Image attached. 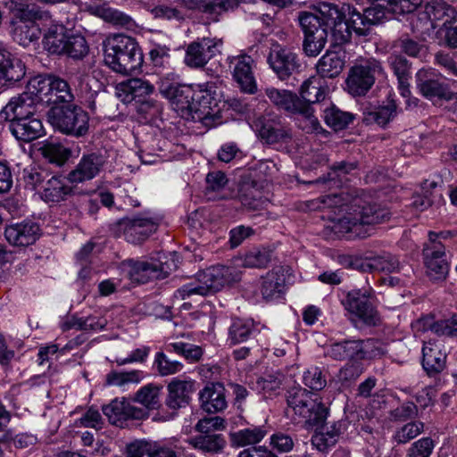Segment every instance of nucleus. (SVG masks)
I'll use <instances>...</instances> for the list:
<instances>
[{
	"instance_id": "42",
	"label": "nucleus",
	"mask_w": 457,
	"mask_h": 457,
	"mask_svg": "<svg viewBox=\"0 0 457 457\" xmlns=\"http://www.w3.org/2000/svg\"><path fill=\"white\" fill-rule=\"evenodd\" d=\"M268 434L264 426H251L230 435L231 444L237 447L260 443Z\"/></svg>"
},
{
	"instance_id": "34",
	"label": "nucleus",
	"mask_w": 457,
	"mask_h": 457,
	"mask_svg": "<svg viewBox=\"0 0 457 457\" xmlns=\"http://www.w3.org/2000/svg\"><path fill=\"white\" fill-rule=\"evenodd\" d=\"M259 332L251 319H233L228 328V342L236 345L246 342Z\"/></svg>"
},
{
	"instance_id": "49",
	"label": "nucleus",
	"mask_w": 457,
	"mask_h": 457,
	"mask_svg": "<svg viewBox=\"0 0 457 457\" xmlns=\"http://www.w3.org/2000/svg\"><path fill=\"white\" fill-rule=\"evenodd\" d=\"M271 253L266 248H253L240 259V265L245 268H265L271 260Z\"/></svg>"
},
{
	"instance_id": "11",
	"label": "nucleus",
	"mask_w": 457,
	"mask_h": 457,
	"mask_svg": "<svg viewBox=\"0 0 457 457\" xmlns=\"http://www.w3.org/2000/svg\"><path fill=\"white\" fill-rule=\"evenodd\" d=\"M382 75L384 70L378 60L369 58L359 61L350 69L346 79L349 93L353 96L365 95L374 85L376 79Z\"/></svg>"
},
{
	"instance_id": "6",
	"label": "nucleus",
	"mask_w": 457,
	"mask_h": 457,
	"mask_svg": "<svg viewBox=\"0 0 457 457\" xmlns=\"http://www.w3.org/2000/svg\"><path fill=\"white\" fill-rule=\"evenodd\" d=\"M26 92L31 96L36 104H57L71 103L73 95L68 82L54 76L38 75L30 79Z\"/></svg>"
},
{
	"instance_id": "51",
	"label": "nucleus",
	"mask_w": 457,
	"mask_h": 457,
	"mask_svg": "<svg viewBox=\"0 0 457 457\" xmlns=\"http://www.w3.org/2000/svg\"><path fill=\"white\" fill-rule=\"evenodd\" d=\"M444 192V183L441 179H426L420 184L414 190L413 197L423 199H442Z\"/></svg>"
},
{
	"instance_id": "47",
	"label": "nucleus",
	"mask_w": 457,
	"mask_h": 457,
	"mask_svg": "<svg viewBox=\"0 0 457 457\" xmlns=\"http://www.w3.org/2000/svg\"><path fill=\"white\" fill-rule=\"evenodd\" d=\"M145 378V372L138 370L130 371H111L105 377L108 386L124 387L129 384H139Z\"/></svg>"
},
{
	"instance_id": "8",
	"label": "nucleus",
	"mask_w": 457,
	"mask_h": 457,
	"mask_svg": "<svg viewBox=\"0 0 457 457\" xmlns=\"http://www.w3.org/2000/svg\"><path fill=\"white\" fill-rule=\"evenodd\" d=\"M47 120L54 129L76 137L86 135L89 128L87 112L76 105L53 106Z\"/></svg>"
},
{
	"instance_id": "60",
	"label": "nucleus",
	"mask_w": 457,
	"mask_h": 457,
	"mask_svg": "<svg viewBox=\"0 0 457 457\" xmlns=\"http://www.w3.org/2000/svg\"><path fill=\"white\" fill-rule=\"evenodd\" d=\"M303 384L312 390H321L326 386V379L318 367H311L303 377Z\"/></svg>"
},
{
	"instance_id": "59",
	"label": "nucleus",
	"mask_w": 457,
	"mask_h": 457,
	"mask_svg": "<svg viewBox=\"0 0 457 457\" xmlns=\"http://www.w3.org/2000/svg\"><path fill=\"white\" fill-rule=\"evenodd\" d=\"M150 59L155 68L169 69L170 65V48L166 46L156 45L149 52Z\"/></svg>"
},
{
	"instance_id": "53",
	"label": "nucleus",
	"mask_w": 457,
	"mask_h": 457,
	"mask_svg": "<svg viewBox=\"0 0 457 457\" xmlns=\"http://www.w3.org/2000/svg\"><path fill=\"white\" fill-rule=\"evenodd\" d=\"M154 366L158 374L162 377L177 374L184 368V365L180 361L170 360L162 352L156 353Z\"/></svg>"
},
{
	"instance_id": "17",
	"label": "nucleus",
	"mask_w": 457,
	"mask_h": 457,
	"mask_svg": "<svg viewBox=\"0 0 457 457\" xmlns=\"http://www.w3.org/2000/svg\"><path fill=\"white\" fill-rule=\"evenodd\" d=\"M228 61L233 78L241 89L246 93H254L256 83L253 73V58L250 55L242 54L229 56Z\"/></svg>"
},
{
	"instance_id": "43",
	"label": "nucleus",
	"mask_w": 457,
	"mask_h": 457,
	"mask_svg": "<svg viewBox=\"0 0 457 457\" xmlns=\"http://www.w3.org/2000/svg\"><path fill=\"white\" fill-rule=\"evenodd\" d=\"M266 96L270 101L279 109L293 113L301 103V98L295 93L285 89L269 87L266 89Z\"/></svg>"
},
{
	"instance_id": "12",
	"label": "nucleus",
	"mask_w": 457,
	"mask_h": 457,
	"mask_svg": "<svg viewBox=\"0 0 457 457\" xmlns=\"http://www.w3.org/2000/svg\"><path fill=\"white\" fill-rule=\"evenodd\" d=\"M373 339H349L336 342L326 349V355L337 361H361L380 353Z\"/></svg>"
},
{
	"instance_id": "9",
	"label": "nucleus",
	"mask_w": 457,
	"mask_h": 457,
	"mask_svg": "<svg viewBox=\"0 0 457 457\" xmlns=\"http://www.w3.org/2000/svg\"><path fill=\"white\" fill-rule=\"evenodd\" d=\"M177 267L173 260L169 261L164 253H158L157 258L150 261L128 260L122 262L121 269L133 282L146 283L150 279L166 278Z\"/></svg>"
},
{
	"instance_id": "23",
	"label": "nucleus",
	"mask_w": 457,
	"mask_h": 457,
	"mask_svg": "<svg viewBox=\"0 0 457 457\" xmlns=\"http://www.w3.org/2000/svg\"><path fill=\"white\" fill-rule=\"evenodd\" d=\"M268 62L280 79H287L298 67L296 55L280 46L271 49Z\"/></svg>"
},
{
	"instance_id": "39",
	"label": "nucleus",
	"mask_w": 457,
	"mask_h": 457,
	"mask_svg": "<svg viewBox=\"0 0 457 457\" xmlns=\"http://www.w3.org/2000/svg\"><path fill=\"white\" fill-rule=\"evenodd\" d=\"M328 28H331L332 37L337 44H344L350 40L352 30L347 19L337 7H330L328 14Z\"/></svg>"
},
{
	"instance_id": "41",
	"label": "nucleus",
	"mask_w": 457,
	"mask_h": 457,
	"mask_svg": "<svg viewBox=\"0 0 457 457\" xmlns=\"http://www.w3.org/2000/svg\"><path fill=\"white\" fill-rule=\"evenodd\" d=\"M366 272L394 273L401 270V263L395 255L383 253L374 256L366 257Z\"/></svg>"
},
{
	"instance_id": "27",
	"label": "nucleus",
	"mask_w": 457,
	"mask_h": 457,
	"mask_svg": "<svg viewBox=\"0 0 457 457\" xmlns=\"http://www.w3.org/2000/svg\"><path fill=\"white\" fill-rule=\"evenodd\" d=\"M446 354L442 345L436 341L425 342L422 347V366L432 376L440 373L445 367Z\"/></svg>"
},
{
	"instance_id": "33",
	"label": "nucleus",
	"mask_w": 457,
	"mask_h": 457,
	"mask_svg": "<svg viewBox=\"0 0 457 457\" xmlns=\"http://www.w3.org/2000/svg\"><path fill=\"white\" fill-rule=\"evenodd\" d=\"M261 139L269 145L288 143L292 138L291 129L279 120H268L259 129Z\"/></svg>"
},
{
	"instance_id": "57",
	"label": "nucleus",
	"mask_w": 457,
	"mask_h": 457,
	"mask_svg": "<svg viewBox=\"0 0 457 457\" xmlns=\"http://www.w3.org/2000/svg\"><path fill=\"white\" fill-rule=\"evenodd\" d=\"M388 63L397 77L398 81L403 83L405 81V79L410 78L411 64L404 57L399 54H391L388 57Z\"/></svg>"
},
{
	"instance_id": "52",
	"label": "nucleus",
	"mask_w": 457,
	"mask_h": 457,
	"mask_svg": "<svg viewBox=\"0 0 457 457\" xmlns=\"http://www.w3.org/2000/svg\"><path fill=\"white\" fill-rule=\"evenodd\" d=\"M353 120L352 113L343 112L336 106H331L324 111V120L326 124L335 130H342L346 128Z\"/></svg>"
},
{
	"instance_id": "24",
	"label": "nucleus",
	"mask_w": 457,
	"mask_h": 457,
	"mask_svg": "<svg viewBox=\"0 0 457 457\" xmlns=\"http://www.w3.org/2000/svg\"><path fill=\"white\" fill-rule=\"evenodd\" d=\"M25 72L23 62L0 43V86L7 81L21 80Z\"/></svg>"
},
{
	"instance_id": "29",
	"label": "nucleus",
	"mask_w": 457,
	"mask_h": 457,
	"mask_svg": "<svg viewBox=\"0 0 457 457\" xmlns=\"http://www.w3.org/2000/svg\"><path fill=\"white\" fill-rule=\"evenodd\" d=\"M203 409L210 413L222 411L227 408L225 388L220 383L207 385L199 394Z\"/></svg>"
},
{
	"instance_id": "13",
	"label": "nucleus",
	"mask_w": 457,
	"mask_h": 457,
	"mask_svg": "<svg viewBox=\"0 0 457 457\" xmlns=\"http://www.w3.org/2000/svg\"><path fill=\"white\" fill-rule=\"evenodd\" d=\"M222 40L216 37H200L190 42L185 50L184 63L190 69H203L220 54Z\"/></svg>"
},
{
	"instance_id": "4",
	"label": "nucleus",
	"mask_w": 457,
	"mask_h": 457,
	"mask_svg": "<svg viewBox=\"0 0 457 457\" xmlns=\"http://www.w3.org/2000/svg\"><path fill=\"white\" fill-rule=\"evenodd\" d=\"M240 279V273L233 267L217 265L199 273L195 278L185 284L174 293V297L184 300L195 295H207L220 290L225 285Z\"/></svg>"
},
{
	"instance_id": "1",
	"label": "nucleus",
	"mask_w": 457,
	"mask_h": 457,
	"mask_svg": "<svg viewBox=\"0 0 457 457\" xmlns=\"http://www.w3.org/2000/svg\"><path fill=\"white\" fill-rule=\"evenodd\" d=\"M214 82L171 87L162 83L161 94L171 101L181 116L191 115L195 120L206 127L214 126L220 120L217 101L214 97Z\"/></svg>"
},
{
	"instance_id": "25",
	"label": "nucleus",
	"mask_w": 457,
	"mask_h": 457,
	"mask_svg": "<svg viewBox=\"0 0 457 457\" xmlns=\"http://www.w3.org/2000/svg\"><path fill=\"white\" fill-rule=\"evenodd\" d=\"M428 274L433 279L444 278L448 272V263L445 259V247L442 244L426 245L423 250Z\"/></svg>"
},
{
	"instance_id": "16",
	"label": "nucleus",
	"mask_w": 457,
	"mask_h": 457,
	"mask_svg": "<svg viewBox=\"0 0 457 457\" xmlns=\"http://www.w3.org/2000/svg\"><path fill=\"white\" fill-rule=\"evenodd\" d=\"M103 413L112 425L122 427L128 420H143L148 416L147 411L131 404L125 398H115L104 405Z\"/></svg>"
},
{
	"instance_id": "35",
	"label": "nucleus",
	"mask_w": 457,
	"mask_h": 457,
	"mask_svg": "<svg viewBox=\"0 0 457 457\" xmlns=\"http://www.w3.org/2000/svg\"><path fill=\"white\" fill-rule=\"evenodd\" d=\"M328 93V86L320 76H311L303 82L299 94L301 100L308 104L323 101Z\"/></svg>"
},
{
	"instance_id": "54",
	"label": "nucleus",
	"mask_w": 457,
	"mask_h": 457,
	"mask_svg": "<svg viewBox=\"0 0 457 457\" xmlns=\"http://www.w3.org/2000/svg\"><path fill=\"white\" fill-rule=\"evenodd\" d=\"M344 15L347 16L346 19L352 31L358 36H365L369 33L370 27L364 13H361L356 8L348 5Z\"/></svg>"
},
{
	"instance_id": "32",
	"label": "nucleus",
	"mask_w": 457,
	"mask_h": 457,
	"mask_svg": "<svg viewBox=\"0 0 457 457\" xmlns=\"http://www.w3.org/2000/svg\"><path fill=\"white\" fill-rule=\"evenodd\" d=\"M425 12L434 28L440 26L436 24L437 22H442V25L445 27L449 23L457 21V11L443 0L429 2L426 5Z\"/></svg>"
},
{
	"instance_id": "40",
	"label": "nucleus",
	"mask_w": 457,
	"mask_h": 457,
	"mask_svg": "<svg viewBox=\"0 0 457 457\" xmlns=\"http://www.w3.org/2000/svg\"><path fill=\"white\" fill-rule=\"evenodd\" d=\"M292 114H297L296 124L303 131L306 133H320L323 131L311 104L301 101Z\"/></svg>"
},
{
	"instance_id": "5",
	"label": "nucleus",
	"mask_w": 457,
	"mask_h": 457,
	"mask_svg": "<svg viewBox=\"0 0 457 457\" xmlns=\"http://www.w3.org/2000/svg\"><path fill=\"white\" fill-rule=\"evenodd\" d=\"M44 48L52 54H65L73 59H82L89 50L85 37L71 32L62 24H52L43 37Z\"/></svg>"
},
{
	"instance_id": "18",
	"label": "nucleus",
	"mask_w": 457,
	"mask_h": 457,
	"mask_svg": "<svg viewBox=\"0 0 457 457\" xmlns=\"http://www.w3.org/2000/svg\"><path fill=\"white\" fill-rule=\"evenodd\" d=\"M417 87L422 96L430 100L453 98L452 92L441 83L432 70L421 69L416 74Z\"/></svg>"
},
{
	"instance_id": "61",
	"label": "nucleus",
	"mask_w": 457,
	"mask_h": 457,
	"mask_svg": "<svg viewBox=\"0 0 457 457\" xmlns=\"http://www.w3.org/2000/svg\"><path fill=\"white\" fill-rule=\"evenodd\" d=\"M395 115V105L389 104L380 106L374 112L369 113L367 120H373L380 126L387 124Z\"/></svg>"
},
{
	"instance_id": "38",
	"label": "nucleus",
	"mask_w": 457,
	"mask_h": 457,
	"mask_svg": "<svg viewBox=\"0 0 457 457\" xmlns=\"http://www.w3.org/2000/svg\"><path fill=\"white\" fill-rule=\"evenodd\" d=\"M101 159L94 154L83 157L76 169L69 173L68 179L79 183L93 179L100 170Z\"/></svg>"
},
{
	"instance_id": "45",
	"label": "nucleus",
	"mask_w": 457,
	"mask_h": 457,
	"mask_svg": "<svg viewBox=\"0 0 457 457\" xmlns=\"http://www.w3.org/2000/svg\"><path fill=\"white\" fill-rule=\"evenodd\" d=\"M190 445L203 453H217L226 445V441L220 434H201L189 440Z\"/></svg>"
},
{
	"instance_id": "62",
	"label": "nucleus",
	"mask_w": 457,
	"mask_h": 457,
	"mask_svg": "<svg viewBox=\"0 0 457 457\" xmlns=\"http://www.w3.org/2000/svg\"><path fill=\"white\" fill-rule=\"evenodd\" d=\"M433 448V440L429 437H423L411 445L408 451V457H429Z\"/></svg>"
},
{
	"instance_id": "46",
	"label": "nucleus",
	"mask_w": 457,
	"mask_h": 457,
	"mask_svg": "<svg viewBox=\"0 0 457 457\" xmlns=\"http://www.w3.org/2000/svg\"><path fill=\"white\" fill-rule=\"evenodd\" d=\"M40 28L35 22H20L13 29L12 37L19 45L27 47L39 39Z\"/></svg>"
},
{
	"instance_id": "19",
	"label": "nucleus",
	"mask_w": 457,
	"mask_h": 457,
	"mask_svg": "<svg viewBox=\"0 0 457 457\" xmlns=\"http://www.w3.org/2000/svg\"><path fill=\"white\" fill-rule=\"evenodd\" d=\"M41 229L37 223L29 220L9 225L5 228L6 240L15 246L33 245L40 237Z\"/></svg>"
},
{
	"instance_id": "58",
	"label": "nucleus",
	"mask_w": 457,
	"mask_h": 457,
	"mask_svg": "<svg viewBox=\"0 0 457 457\" xmlns=\"http://www.w3.org/2000/svg\"><path fill=\"white\" fill-rule=\"evenodd\" d=\"M65 328H77L80 330H99L104 328V324L96 317L79 318L72 317L65 323Z\"/></svg>"
},
{
	"instance_id": "28",
	"label": "nucleus",
	"mask_w": 457,
	"mask_h": 457,
	"mask_svg": "<svg viewBox=\"0 0 457 457\" xmlns=\"http://www.w3.org/2000/svg\"><path fill=\"white\" fill-rule=\"evenodd\" d=\"M9 128L15 138L23 142L33 141L45 134L41 120L35 115L12 121Z\"/></svg>"
},
{
	"instance_id": "55",
	"label": "nucleus",
	"mask_w": 457,
	"mask_h": 457,
	"mask_svg": "<svg viewBox=\"0 0 457 457\" xmlns=\"http://www.w3.org/2000/svg\"><path fill=\"white\" fill-rule=\"evenodd\" d=\"M328 37V31H316L314 34L304 36L303 51L308 56L315 57L324 48Z\"/></svg>"
},
{
	"instance_id": "15",
	"label": "nucleus",
	"mask_w": 457,
	"mask_h": 457,
	"mask_svg": "<svg viewBox=\"0 0 457 457\" xmlns=\"http://www.w3.org/2000/svg\"><path fill=\"white\" fill-rule=\"evenodd\" d=\"M162 220L161 215L125 219L120 223V227L123 231L125 239L129 243L137 244L144 241L154 233Z\"/></svg>"
},
{
	"instance_id": "10",
	"label": "nucleus",
	"mask_w": 457,
	"mask_h": 457,
	"mask_svg": "<svg viewBox=\"0 0 457 457\" xmlns=\"http://www.w3.org/2000/svg\"><path fill=\"white\" fill-rule=\"evenodd\" d=\"M117 94L123 102L130 103L137 101L140 103L138 110L140 112L155 116L162 110L161 104L150 98L154 94L155 87L148 80L134 78L120 82L116 87Z\"/></svg>"
},
{
	"instance_id": "63",
	"label": "nucleus",
	"mask_w": 457,
	"mask_h": 457,
	"mask_svg": "<svg viewBox=\"0 0 457 457\" xmlns=\"http://www.w3.org/2000/svg\"><path fill=\"white\" fill-rule=\"evenodd\" d=\"M254 234V230L248 226L239 225L229 231L228 244L231 248L239 246L245 239Z\"/></svg>"
},
{
	"instance_id": "3",
	"label": "nucleus",
	"mask_w": 457,
	"mask_h": 457,
	"mask_svg": "<svg viewBox=\"0 0 457 457\" xmlns=\"http://www.w3.org/2000/svg\"><path fill=\"white\" fill-rule=\"evenodd\" d=\"M104 62L112 71L121 75L137 72L143 63V54L135 38L124 34H112L103 42Z\"/></svg>"
},
{
	"instance_id": "37",
	"label": "nucleus",
	"mask_w": 457,
	"mask_h": 457,
	"mask_svg": "<svg viewBox=\"0 0 457 457\" xmlns=\"http://www.w3.org/2000/svg\"><path fill=\"white\" fill-rule=\"evenodd\" d=\"M415 326L419 330H431L437 336L457 338V315L438 321H434L432 317H425L420 319Z\"/></svg>"
},
{
	"instance_id": "26",
	"label": "nucleus",
	"mask_w": 457,
	"mask_h": 457,
	"mask_svg": "<svg viewBox=\"0 0 457 457\" xmlns=\"http://www.w3.org/2000/svg\"><path fill=\"white\" fill-rule=\"evenodd\" d=\"M345 53L342 50H328L316 63L318 76L328 79L337 77L344 70Z\"/></svg>"
},
{
	"instance_id": "14",
	"label": "nucleus",
	"mask_w": 457,
	"mask_h": 457,
	"mask_svg": "<svg viewBox=\"0 0 457 457\" xmlns=\"http://www.w3.org/2000/svg\"><path fill=\"white\" fill-rule=\"evenodd\" d=\"M343 304L364 324L377 326L380 323L379 314L370 302L368 290L354 289L348 292Z\"/></svg>"
},
{
	"instance_id": "48",
	"label": "nucleus",
	"mask_w": 457,
	"mask_h": 457,
	"mask_svg": "<svg viewBox=\"0 0 457 457\" xmlns=\"http://www.w3.org/2000/svg\"><path fill=\"white\" fill-rule=\"evenodd\" d=\"M300 24L304 36L314 34L316 31H328V15L322 17L312 12H303L299 17Z\"/></svg>"
},
{
	"instance_id": "2",
	"label": "nucleus",
	"mask_w": 457,
	"mask_h": 457,
	"mask_svg": "<svg viewBox=\"0 0 457 457\" xmlns=\"http://www.w3.org/2000/svg\"><path fill=\"white\" fill-rule=\"evenodd\" d=\"M389 209L382 202H345L332 219V230L348 240L366 238L372 225L388 220Z\"/></svg>"
},
{
	"instance_id": "50",
	"label": "nucleus",
	"mask_w": 457,
	"mask_h": 457,
	"mask_svg": "<svg viewBox=\"0 0 457 457\" xmlns=\"http://www.w3.org/2000/svg\"><path fill=\"white\" fill-rule=\"evenodd\" d=\"M39 150L46 159L57 165H62L71 154L70 150L58 142H46Z\"/></svg>"
},
{
	"instance_id": "31",
	"label": "nucleus",
	"mask_w": 457,
	"mask_h": 457,
	"mask_svg": "<svg viewBox=\"0 0 457 457\" xmlns=\"http://www.w3.org/2000/svg\"><path fill=\"white\" fill-rule=\"evenodd\" d=\"M286 283V270L278 266L273 268L263 278L261 293L266 300H273L280 297L284 293Z\"/></svg>"
},
{
	"instance_id": "64",
	"label": "nucleus",
	"mask_w": 457,
	"mask_h": 457,
	"mask_svg": "<svg viewBox=\"0 0 457 457\" xmlns=\"http://www.w3.org/2000/svg\"><path fill=\"white\" fill-rule=\"evenodd\" d=\"M363 13L370 27L386 20L387 14L392 13V12L386 8L385 4H376L372 7L367 8Z\"/></svg>"
},
{
	"instance_id": "56",
	"label": "nucleus",
	"mask_w": 457,
	"mask_h": 457,
	"mask_svg": "<svg viewBox=\"0 0 457 457\" xmlns=\"http://www.w3.org/2000/svg\"><path fill=\"white\" fill-rule=\"evenodd\" d=\"M423 427L420 421L407 423L396 430L394 438L398 444H406L418 436L422 432Z\"/></svg>"
},
{
	"instance_id": "21",
	"label": "nucleus",
	"mask_w": 457,
	"mask_h": 457,
	"mask_svg": "<svg viewBox=\"0 0 457 457\" xmlns=\"http://www.w3.org/2000/svg\"><path fill=\"white\" fill-rule=\"evenodd\" d=\"M177 446L156 442L139 440L127 446L128 457H178Z\"/></svg>"
},
{
	"instance_id": "20",
	"label": "nucleus",
	"mask_w": 457,
	"mask_h": 457,
	"mask_svg": "<svg viewBox=\"0 0 457 457\" xmlns=\"http://www.w3.org/2000/svg\"><path fill=\"white\" fill-rule=\"evenodd\" d=\"M36 105L37 104L31 98V96L24 91L22 94L12 97L1 111L0 115L5 120L12 123V121H18L35 115Z\"/></svg>"
},
{
	"instance_id": "22",
	"label": "nucleus",
	"mask_w": 457,
	"mask_h": 457,
	"mask_svg": "<svg viewBox=\"0 0 457 457\" xmlns=\"http://www.w3.org/2000/svg\"><path fill=\"white\" fill-rule=\"evenodd\" d=\"M166 405L171 410L187 406L192 394L195 391V381L191 379L173 378L167 386Z\"/></svg>"
},
{
	"instance_id": "36",
	"label": "nucleus",
	"mask_w": 457,
	"mask_h": 457,
	"mask_svg": "<svg viewBox=\"0 0 457 457\" xmlns=\"http://www.w3.org/2000/svg\"><path fill=\"white\" fill-rule=\"evenodd\" d=\"M89 10L92 14L114 26L127 29H131L135 26V21L129 15L112 8L106 4L91 6Z\"/></svg>"
},
{
	"instance_id": "44",
	"label": "nucleus",
	"mask_w": 457,
	"mask_h": 457,
	"mask_svg": "<svg viewBox=\"0 0 457 457\" xmlns=\"http://www.w3.org/2000/svg\"><path fill=\"white\" fill-rule=\"evenodd\" d=\"M162 386L149 383L140 387L134 395L132 400L140 403L148 410H156L160 406V395Z\"/></svg>"
},
{
	"instance_id": "7",
	"label": "nucleus",
	"mask_w": 457,
	"mask_h": 457,
	"mask_svg": "<svg viewBox=\"0 0 457 457\" xmlns=\"http://www.w3.org/2000/svg\"><path fill=\"white\" fill-rule=\"evenodd\" d=\"M287 401L288 408L299 418V422H304L308 428L320 425L327 420L326 406L306 389L294 388L288 391Z\"/></svg>"
},
{
	"instance_id": "30",
	"label": "nucleus",
	"mask_w": 457,
	"mask_h": 457,
	"mask_svg": "<svg viewBox=\"0 0 457 457\" xmlns=\"http://www.w3.org/2000/svg\"><path fill=\"white\" fill-rule=\"evenodd\" d=\"M311 428H315V434L312 437V444L319 451L322 452L337 442L342 433L343 422L325 423L323 421L320 425L312 426Z\"/></svg>"
}]
</instances>
